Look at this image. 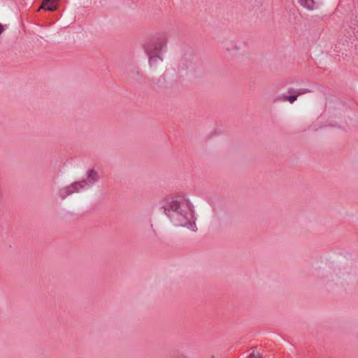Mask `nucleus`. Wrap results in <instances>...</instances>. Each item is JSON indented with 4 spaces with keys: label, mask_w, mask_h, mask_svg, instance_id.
<instances>
[{
    "label": "nucleus",
    "mask_w": 358,
    "mask_h": 358,
    "mask_svg": "<svg viewBox=\"0 0 358 358\" xmlns=\"http://www.w3.org/2000/svg\"><path fill=\"white\" fill-rule=\"evenodd\" d=\"M299 3L301 6L310 10L316 8L315 0H299Z\"/></svg>",
    "instance_id": "obj_5"
},
{
    "label": "nucleus",
    "mask_w": 358,
    "mask_h": 358,
    "mask_svg": "<svg viewBox=\"0 0 358 358\" xmlns=\"http://www.w3.org/2000/svg\"><path fill=\"white\" fill-rule=\"evenodd\" d=\"M248 358H262V356L258 352H252L249 355Z\"/></svg>",
    "instance_id": "obj_9"
},
{
    "label": "nucleus",
    "mask_w": 358,
    "mask_h": 358,
    "mask_svg": "<svg viewBox=\"0 0 358 358\" xmlns=\"http://www.w3.org/2000/svg\"><path fill=\"white\" fill-rule=\"evenodd\" d=\"M297 97H298L297 94H294V95H292V96L282 95V96L276 98L274 100V102L282 101H289V103H292L297 99Z\"/></svg>",
    "instance_id": "obj_6"
},
{
    "label": "nucleus",
    "mask_w": 358,
    "mask_h": 358,
    "mask_svg": "<svg viewBox=\"0 0 358 358\" xmlns=\"http://www.w3.org/2000/svg\"><path fill=\"white\" fill-rule=\"evenodd\" d=\"M57 1H50L47 5H43V3L41 7L44 9L53 11L57 8Z\"/></svg>",
    "instance_id": "obj_7"
},
{
    "label": "nucleus",
    "mask_w": 358,
    "mask_h": 358,
    "mask_svg": "<svg viewBox=\"0 0 358 358\" xmlns=\"http://www.w3.org/2000/svg\"><path fill=\"white\" fill-rule=\"evenodd\" d=\"M6 25H3L0 23V35L5 31Z\"/></svg>",
    "instance_id": "obj_10"
},
{
    "label": "nucleus",
    "mask_w": 358,
    "mask_h": 358,
    "mask_svg": "<svg viewBox=\"0 0 358 358\" xmlns=\"http://www.w3.org/2000/svg\"><path fill=\"white\" fill-rule=\"evenodd\" d=\"M87 185V180H83L80 182H76L70 185H68L66 187H64L62 188L59 192V196L62 199H65L67 196L72 194L75 192H79L81 190L84 189Z\"/></svg>",
    "instance_id": "obj_3"
},
{
    "label": "nucleus",
    "mask_w": 358,
    "mask_h": 358,
    "mask_svg": "<svg viewBox=\"0 0 358 358\" xmlns=\"http://www.w3.org/2000/svg\"><path fill=\"white\" fill-rule=\"evenodd\" d=\"M167 37L161 35L154 40L146 42L143 45V49L149 58V64L151 66L155 67L159 62H162V52L166 48Z\"/></svg>",
    "instance_id": "obj_2"
},
{
    "label": "nucleus",
    "mask_w": 358,
    "mask_h": 358,
    "mask_svg": "<svg viewBox=\"0 0 358 358\" xmlns=\"http://www.w3.org/2000/svg\"><path fill=\"white\" fill-rule=\"evenodd\" d=\"M164 213L175 225L185 227L193 231L196 230L193 209L185 198L171 199L164 207Z\"/></svg>",
    "instance_id": "obj_1"
},
{
    "label": "nucleus",
    "mask_w": 358,
    "mask_h": 358,
    "mask_svg": "<svg viewBox=\"0 0 358 358\" xmlns=\"http://www.w3.org/2000/svg\"><path fill=\"white\" fill-rule=\"evenodd\" d=\"M310 92V90H308V89H306V88H302V89H299V90H289V94H297L298 96L299 95H302V94H306V93H309Z\"/></svg>",
    "instance_id": "obj_8"
},
{
    "label": "nucleus",
    "mask_w": 358,
    "mask_h": 358,
    "mask_svg": "<svg viewBox=\"0 0 358 358\" xmlns=\"http://www.w3.org/2000/svg\"><path fill=\"white\" fill-rule=\"evenodd\" d=\"M99 179V176L98 172L95 171L94 170H90L87 172V187L91 186L94 182L98 181Z\"/></svg>",
    "instance_id": "obj_4"
}]
</instances>
